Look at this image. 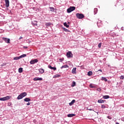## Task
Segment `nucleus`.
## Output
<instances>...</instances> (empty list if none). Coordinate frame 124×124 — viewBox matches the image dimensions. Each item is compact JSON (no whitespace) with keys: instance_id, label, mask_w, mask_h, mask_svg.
Returning <instances> with one entry per match:
<instances>
[{"instance_id":"nucleus-7","label":"nucleus","mask_w":124,"mask_h":124,"mask_svg":"<svg viewBox=\"0 0 124 124\" xmlns=\"http://www.w3.org/2000/svg\"><path fill=\"white\" fill-rule=\"evenodd\" d=\"M37 62H38V60L37 59H34L30 61L31 64H34V63H36Z\"/></svg>"},{"instance_id":"nucleus-29","label":"nucleus","mask_w":124,"mask_h":124,"mask_svg":"<svg viewBox=\"0 0 124 124\" xmlns=\"http://www.w3.org/2000/svg\"><path fill=\"white\" fill-rule=\"evenodd\" d=\"M63 25H64V27H65L66 28H69V25H67V23L66 22H64L63 23Z\"/></svg>"},{"instance_id":"nucleus-16","label":"nucleus","mask_w":124,"mask_h":124,"mask_svg":"<svg viewBox=\"0 0 124 124\" xmlns=\"http://www.w3.org/2000/svg\"><path fill=\"white\" fill-rule=\"evenodd\" d=\"M39 73H41V74H43L44 73V69L43 68H40L39 69Z\"/></svg>"},{"instance_id":"nucleus-37","label":"nucleus","mask_w":124,"mask_h":124,"mask_svg":"<svg viewBox=\"0 0 124 124\" xmlns=\"http://www.w3.org/2000/svg\"><path fill=\"white\" fill-rule=\"evenodd\" d=\"M120 79H121V80H123V79H124V76H120Z\"/></svg>"},{"instance_id":"nucleus-36","label":"nucleus","mask_w":124,"mask_h":124,"mask_svg":"<svg viewBox=\"0 0 124 124\" xmlns=\"http://www.w3.org/2000/svg\"><path fill=\"white\" fill-rule=\"evenodd\" d=\"M101 44H102L101 43H100L98 44V48H101Z\"/></svg>"},{"instance_id":"nucleus-49","label":"nucleus","mask_w":124,"mask_h":124,"mask_svg":"<svg viewBox=\"0 0 124 124\" xmlns=\"http://www.w3.org/2000/svg\"><path fill=\"white\" fill-rule=\"evenodd\" d=\"M3 65H4V64H3L1 65L2 66H3Z\"/></svg>"},{"instance_id":"nucleus-46","label":"nucleus","mask_w":124,"mask_h":124,"mask_svg":"<svg viewBox=\"0 0 124 124\" xmlns=\"http://www.w3.org/2000/svg\"><path fill=\"white\" fill-rule=\"evenodd\" d=\"M98 71H100V72H102V70H101V69H99V70L97 71V72H98Z\"/></svg>"},{"instance_id":"nucleus-21","label":"nucleus","mask_w":124,"mask_h":124,"mask_svg":"<svg viewBox=\"0 0 124 124\" xmlns=\"http://www.w3.org/2000/svg\"><path fill=\"white\" fill-rule=\"evenodd\" d=\"M52 25V23L51 22H46V27H50Z\"/></svg>"},{"instance_id":"nucleus-17","label":"nucleus","mask_w":124,"mask_h":124,"mask_svg":"<svg viewBox=\"0 0 124 124\" xmlns=\"http://www.w3.org/2000/svg\"><path fill=\"white\" fill-rule=\"evenodd\" d=\"M103 98L104 99H108V98H110V96L108 95H104Z\"/></svg>"},{"instance_id":"nucleus-32","label":"nucleus","mask_w":124,"mask_h":124,"mask_svg":"<svg viewBox=\"0 0 124 124\" xmlns=\"http://www.w3.org/2000/svg\"><path fill=\"white\" fill-rule=\"evenodd\" d=\"M90 87L92 89H93L94 88V86L93 85V84H91L89 85Z\"/></svg>"},{"instance_id":"nucleus-25","label":"nucleus","mask_w":124,"mask_h":124,"mask_svg":"<svg viewBox=\"0 0 124 124\" xmlns=\"http://www.w3.org/2000/svg\"><path fill=\"white\" fill-rule=\"evenodd\" d=\"M18 72L19 73H22V72H23V68L22 67L19 68Z\"/></svg>"},{"instance_id":"nucleus-8","label":"nucleus","mask_w":124,"mask_h":124,"mask_svg":"<svg viewBox=\"0 0 124 124\" xmlns=\"http://www.w3.org/2000/svg\"><path fill=\"white\" fill-rule=\"evenodd\" d=\"M97 25L98 28H100V27H102V21L101 20H98L97 22Z\"/></svg>"},{"instance_id":"nucleus-4","label":"nucleus","mask_w":124,"mask_h":124,"mask_svg":"<svg viewBox=\"0 0 124 124\" xmlns=\"http://www.w3.org/2000/svg\"><path fill=\"white\" fill-rule=\"evenodd\" d=\"M66 57L68 59L73 58V54H72V52L71 51H68L66 53Z\"/></svg>"},{"instance_id":"nucleus-34","label":"nucleus","mask_w":124,"mask_h":124,"mask_svg":"<svg viewBox=\"0 0 124 124\" xmlns=\"http://www.w3.org/2000/svg\"><path fill=\"white\" fill-rule=\"evenodd\" d=\"M87 110H89V111H93V108H90L89 107H88V108H87Z\"/></svg>"},{"instance_id":"nucleus-13","label":"nucleus","mask_w":124,"mask_h":124,"mask_svg":"<svg viewBox=\"0 0 124 124\" xmlns=\"http://www.w3.org/2000/svg\"><path fill=\"white\" fill-rule=\"evenodd\" d=\"M101 81H105V82H107L108 80L106 77H102L101 78Z\"/></svg>"},{"instance_id":"nucleus-43","label":"nucleus","mask_w":124,"mask_h":124,"mask_svg":"<svg viewBox=\"0 0 124 124\" xmlns=\"http://www.w3.org/2000/svg\"><path fill=\"white\" fill-rule=\"evenodd\" d=\"M3 32V31H2V30L0 29V33H2Z\"/></svg>"},{"instance_id":"nucleus-2","label":"nucleus","mask_w":124,"mask_h":124,"mask_svg":"<svg viewBox=\"0 0 124 124\" xmlns=\"http://www.w3.org/2000/svg\"><path fill=\"white\" fill-rule=\"evenodd\" d=\"M76 9V8L74 6H71L69 8L67 9V12L68 13H71L72 11H74Z\"/></svg>"},{"instance_id":"nucleus-35","label":"nucleus","mask_w":124,"mask_h":124,"mask_svg":"<svg viewBox=\"0 0 124 124\" xmlns=\"http://www.w3.org/2000/svg\"><path fill=\"white\" fill-rule=\"evenodd\" d=\"M64 58H61L59 59L60 62H63V61H64Z\"/></svg>"},{"instance_id":"nucleus-39","label":"nucleus","mask_w":124,"mask_h":124,"mask_svg":"<svg viewBox=\"0 0 124 124\" xmlns=\"http://www.w3.org/2000/svg\"><path fill=\"white\" fill-rule=\"evenodd\" d=\"M12 105V103L10 102L8 103V106H11Z\"/></svg>"},{"instance_id":"nucleus-42","label":"nucleus","mask_w":124,"mask_h":124,"mask_svg":"<svg viewBox=\"0 0 124 124\" xmlns=\"http://www.w3.org/2000/svg\"><path fill=\"white\" fill-rule=\"evenodd\" d=\"M98 92H100L101 91V88H99L97 89Z\"/></svg>"},{"instance_id":"nucleus-18","label":"nucleus","mask_w":124,"mask_h":124,"mask_svg":"<svg viewBox=\"0 0 124 124\" xmlns=\"http://www.w3.org/2000/svg\"><path fill=\"white\" fill-rule=\"evenodd\" d=\"M105 100H103L102 99H100L98 100V103H104V102H105Z\"/></svg>"},{"instance_id":"nucleus-31","label":"nucleus","mask_w":124,"mask_h":124,"mask_svg":"<svg viewBox=\"0 0 124 124\" xmlns=\"http://www.w3.org/2000/svg\"><path fill=\"white\" fill-rule=\"evenodd\" d=\"M97 11H98L97 8H94V15H95V14H96L97 13Z\"/></svg>"},{"instance_id":"nucleus-26","label":"nucleus","mask_w":124,"mask_h":124,"mask_svg":"<svg viewBox=\"0 0 124 124\" xmlns=\"http://www.w3.org/2000/svg\"><path fill=\"white\" fill-rule=\"evenodd\" d=\"M67 67H68V66L67 65H62L61 68V69H62V68H67Z\"/></svg>"},{"instance_id":"nucleus-22","label":"nucleus","mask_w":124,"mask_h":124,"mask_svg":"<svg viewBox=\"0 0 124 124\" xmlns=\"http://www.w3.org/2000/svg\"><path fill=\"white\" fill-rule=\"evenodd\" d=\"M60 77H61V75L57 74V75H54L53 77V78H59Z\"/></svg>"},{"instance_id":"nucleus-6","label":"nucleus","mask_w":124,"mask_h":124,"mask_svg":"<svg viewBox=\"0 0 124 124\" xmlns=\"http://www.w3.org/2000/svg\"><path fill=\"white\" fill-rule=\"evenodd\" d=\"M2 39L4 41H5V43H7L8 44H9L10 43V39L9 38L2 37Z\"/></svg>"},{"instance_id":"nucleus-19","label":"nucleus","mask_w":124,"mask_h":124,"mask_svg":"<svg viewBox=\"0 0 124 124\" xmlns=\"http://www.w3.org/2000/svg\"><path fill=\"white\" fill-rule=\"evenodd\" d=\"M31 24L32 25H33V26H36L37 25V21H32Z\"/></svg>"},{"instance_id":"nucleus-14","label":"nucleus","mask_w":124,"mask_h":124,"mask_svg":"<svg viewBox=\"0 0 124 124\" xmlns=\"http://www.w3.org/2000/svg\"><path fill=\"white\" fill-rule=\"evenodd\" d=\"M24 100L25 102H30V101H31V98L26 97L24 99Z\"/></svg>"},{"instance_id":"nucleus-47","label":"nucleus","mask_w":124,"mask_h":124,"mask_svg":"<svg viewBox=\"0 0 124 124\" xmlns=\"http://www.w3.org/2000/svg\"><path fill=\"white\" fill-rule=\"evenodd\" d=\"M121 30H122V31H124V27H122V28H121Z\"/></svg>"},{"instance_id":"nucleus-44","label":"nucleus","mask_w":124,"mask_h":124,"mask_svg":"<svg viewBox=\"0 0 124 124\" xmlns=\"http://www.w3.org/2000/svg\"><path fill=\"white\" fill-rule=\"evenodd\" d=\"M26 105H27V106L31 105V103L28 102V103L26 104Z\"/></svg>"},{"instance_id":"nucleus-11","label":"nucleus","mask_w":124,"mask_h":124,"mask_svg":"<svg viewBox=\"0 0 124 124\" xmlns=\"http://www.w3.org/2000/svg\"><path fill=\"white\" fill-rule=\"evenodd\" d=\"M48 68L50 69H52V70H57V68L55 67H52V66L49 65Z\"/></svg>"},{"instance_id":"nucleus-24","label":"nucleus","mask_w":124,"mask_h":124,"mask_svg":"<svg viewBox=\"0 0 124 124\" xmlns=\"http://www.w3.org/2000/svg\"><path fill=\"white\" fill-rule=\"evenodd\" d=\"M27 57V54H22L19 56L20 59Z\"/></svg>"},{"instance_id":"nucleus-33","label":"nucleus","mask_w":124,"mask_h":124,"mask_svg":"<svg viewBox=\"0 0 124 124\" xmlns=\"http://www.w3.org/2000/svg\"><path fill=\"white\" fill-rule=\"evenodd\" d=\"M101 108H102V109H105V108H106V107L104 105H102L101 106Z\"/></svg>"},{"instance_id":"nucleus-40","label":"nucleus","mask_w":124,"mask_h":124,"mask_svg":"<svg viewBox=\"0 0 124 124\" xmlns=\"http://www.w3.org/2000/svg\"><path fill=\"white\" fill-rule=\"evenodd\" d=\"M108 119H109V120H112V117L110 116H108L107 117Z\"/></svg>"},{"instance_id":"nucleus-5","label":"nucleus","mask_w":124,"mask_h":124,"mask_svg":"<svg viewBox=\"0 0 124 124\" xmlns=\"http://www.w3.org/2000/svg\"><path fill=\"white\" fill-rule=\"evenodd\" d=\"M10 99V96H6L4 97L0 98V100L1 101H6V100H9Z\"/></svg>"},{"instance_id":"nucleus-27","label":"nucleus","mask_w":124,"mask_h":124,"mask_svg":"<svg viewBox=\"0 0 124 124\" xmlns=\"http://www.w3.org/2000/svg\"><path fill=\"white\" fill-rule=\"evenodd\" d=\"M87 75H88V76H92V75H93V72H92V71L88 72Z\"/></svg>"},{"instance_id":"nucleus-15","label":"nucleus","mask_w":124,"mask_h":124,"mask_svg":"<svg viewBox=\"0 0 124 124\" xmlns=\"http://www.w3.org/2000/svg\"><path fill=\"white\" fill-rule=\"evenodd\" d=\"M76 67L73 68V69L72 70V73H73V74H76Z\"/></svg>"},{"instance_id":"nucleus-41","label":"nucleus","mask_w":124,"mask_h":124,"mask_svg":"<svg viewBox=\"0 0 124 124\" xmlns=\"http://www.w3.org/2000/svg\"><path fill=\"white\" fill-rule=\"evenodd\" d=\"M23 48H24V49H28V46H23Z\"/></svg>"},{"instance_id":"nucleus-3","label":"nucleus","mask_w":124,"mask_h":124,"mask_svg":"<svg viewBox=\"0 0 124 124\" xmlns=\"http://www.w3.org/2000/svg\"><path fill=\"white\" fill-rule=\"evenodd\" d=\"M76 17L78 19H83V18H84L85 16L83 14L77 13L76 14Z\"/></svg>"},{"instance_id":"nucleus-23","label":"nucleus","mask_w":124,"mask_h":124,"mask_svg":"<svg viewBox=\"0 0 124 124\" xmlns=\"http://www.w3.org/2000/svg\"><path fill=\"white\" fill-rule=\"evenodd\" d=\"M62 29L64 31H66V32H70V31L68 30L67 29H66L65 28H62Z\"/></svg>"},{"instance_id":"nucleus-9","label":"nucleus","mask_w":124,"mask_h":124,"mask_svg":"<svg viewBox=\"0 0 124 124\" xmlns=\"http://www.w3.org/2000/svg\"><path fill=\"white\" fill-rule=\"evenodd\" d=\"M42 80H43V78H33V81H42Z\"/></svg>"},{"instance_id":"nucleus-48","label":"nucleus","mask_w":124,"mask_h":124,"mask_svg":"<svg viewBox=\"0 0 124 124\" xmlns=\"http://www.w3.org/2000/svg\"><path fill=\"white\" fill-rule=\"evenodd\" d=\"M115 124H120V123L117 122Z\"/></svg>"},{"instance_id":"nucleus-1","label":"nucleus","mask_w":124,"mask_h":124,"mask_svg":"<svg viewBox=\"0 0 124 124\" xmlns=\"http://www.w3.org/2000/svg\"><path fill=\"white\" fill-rule=\"evenodd\" d=\"M27 95V93L23 92L21 93H20L18 96H17V99L18 100H20V99H22L23 97H25V96H26Z\"/></svg>"},{"instance_id":"nucleus-28","label":"nucleus","mask_w":124,"mask_h":124,"mask_svg":"<svg viewBox=\"0 0 124 124\" xmlns=\"http://www.w3.org/2000/svg\"><path fill=\"white\" fill-rule=\"evenodd\" d=\"M20 56L19 57H16L14 58V61H18V60H20Z\"/></svg>"},{"instance_id":"nucleus-45","label":"nucleus","mask_w":124,"mask_h":124,"mask_svg":"<svg viewBox=\"0 0 124 124\" xmlns=\"http://www.w3.org/2000/svg\"><path fill=\"white\" fill-rule=\"evenodd\" d=\"M21 39H23V37L20 36L19 38V40H21Z\"/></svg>"},{"instance_id":"nucleus-12","label":"nucleus","mask_w":124,"mask_h":124,"mask_svg":"<svg viewBox=\"0 0 124 124\" xmlns=\"http://www.w3.org/2000/svg\"><path fill=\"white\" fill-rule=\"evenodd\" d=\"M75 116H76V115L75 114H69L67 115V117L68 118H72V117H75Z\"/></svg>"},{"instance_id":"nucleus-10","label":"nucleus","mask_w":124,"mask_h":124,"mask_svg":"<svg viewBox=\"0 0 124 124\" xmlns=\"http://www.w3.org/2000/svg\"><path fill=\"white\" fill-rule=\"evenodd\" d=\"M6 7H9V0H5Z\"/></svg>"},{"instance_id":"nucleus-30","label":"nucleus","mask_w":124,"mask_h":124,"mask_svg":"<svg viewBox=\"0 0 124 124\" xmlns=\"http://www.w3.org/2000/svg\"><path fill=\"white\" fill-rule=\"evenodd\" d=\"M76 86V82L75 81H73L71 87H75Z\"/></svg>"},{"instance_id":"nucleus-38","label":"nucleus","mask_w":124,"mask_h":124,"mask_svg":"<svg viewBox=\"0 0 124 124\" xmlns=\"http://www.w3.org/2000/svg\"><path fill=\"white\" fill-rule=\"evenodd\" d=\"M49 9H51V10H50V11H52V10H54V7H49Z\"/></svg>"},{"instance_id":"nucleus-20","label":"nucleus","mask_w":124,"mask_h":124,"mask_svg":"<svg viewBox=\"0 0 124 124\" xmlns=\"http://www.w3.org/2000/svg\"><path fill=\"white\" fill-rule=\"evenodd\" d=\"M74 103H75V100L74 99V100H72L71 102L69 103L70 106H72V105L74 104Z\"/></svg>"}]
</instances>
